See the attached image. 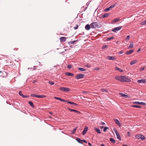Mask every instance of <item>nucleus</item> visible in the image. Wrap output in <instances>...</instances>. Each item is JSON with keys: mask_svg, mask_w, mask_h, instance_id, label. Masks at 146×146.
Returning a JSON list of instances; mask_svg holds the SVG:
<instances>
[{"mask_svg": "<svg viewBox=\"0 0 146 146\" xmlns=\"http://www.w3.org/2000/svg\"><path fill=\"white\" fill-rule=\"evenodd\" d=\"M54 98L56 100H59L61 101L64 102V99H61L60 98H58L57 97H54Z\"/></svg>", "mask_w": 146, "mask_h": 146, "instance_id": "23", "label": "nucleus"}, {"mask_svg": "<svg viewBox=\"0 0 146 146\" xmlns=\"http://www.w3.org/2000/svg\"><path fill=\"white\" fill-rule=\"evenodd\" d=\"M130 36L129 35H128L125 38V40L127 41L129 39Z\"/></svg>", "mask_w": 146, "mask_h": 146, "instance_id": "39", "label": "nucleus"}, {"mask_svg": "<svg viewBox=\"0 0 146 146\" xmlns=\"http://www.w3.org/2000/svg\"><path fill=\"white\" fill-rule=\"evenodd\" d=\"M90 28H91V25H90L89 24L85 26V28L86 29V30H89L90 29Z\"/></svg>", "mask_w": 146, "mask_h": 146, "instance_id": "13", "label": "nucleus"}, {"mask_svg": "<svg viewBox=\"0 0 146 146\" xmlns=\"http://www.w3.org/2000/svg\"><path fill=\"white\" fill-rule=\"evenodd\" d=\"M144 24H146V20L144 22Z\"/></svg>", "mask_w": 146, "mask_h": 146, "instance_id": "62", "label": "nucleus"}, {"mask_svg": "<svg viewBox=\"0 0 146 146\" xmlns=\"http://www.w3.org/2000/svg\"><path fill=\"white\" fill-rule=\"evenodd\" d=\"M121 27H115L113 29L112 31L113 32H116V31H118L119 30H120L121 29Z\"/></svg>", "mask_w": 146, "mask_h": 146, "instance_id": "7", "label": "nucleus"}, {"mask_svg": "<svg viewBox=\"0 0 146 146\" xmlns=\"http://www.w3.org/2000/svg\"><path fill=\"white\" fill-rule=\"evenodd\" d=\"M137 82L139 84L144 83L146 82V80L145 79H142L139 80L137 81Z\"/></svg>", "mask_w": 146, "mask_h": 146, "instance_id": "8", "label": "nucleus"}, {"mask_svg": "<svg viewBox=\"0 0 146 146\" xmlns=\"http://www.w3.org/2000/svg\"><path fill=\"white\" fill-rule=\"evenodd\" d=\"M135 137L136 138L138 139H141L142 140H144L145 139L144 136L141 134H138L136 135L135 136Z\"/></svg>", "mask_w": 146, "mask_h": 146, "instance_id": "3", "label": "nucleus"}, {"mask_svg": "<svg viewBox=\"0 0 146 146\" xmlns=\"http://www.w3.org/2000/svg\"><path fill=\"white\" fill-rule=\"evenodd\" d=\"M82 142H84L85 143H87V141L86 140H82Z\"/></svg>", "mask_w": 146, "mask_h": 146, "instance_id": "58", "label": "nucleus"}, {"mask_svg": "<svg viewBox=\"0 0 146 146\" xmlns=\"http://www.w3.org/2000/svg\"><path fill=\"white\" fill-rule=\"evenodd\" d=\"M137 62V61L136 60H134L132 61L130 63V65H133V64H135Z\"/></svg>", "mask_w": 146, "mask_h": 146, "instance_id": "27", "label": "nucleus"}, {"mask_svg": "<svg viewBox=\"0 0 146 146\" xmlns=\"http://www.w3.org/2000/svg\"><path fill=\"white\" fill-rule=\"evenodd\" d=\"M115 70H118L119 71L121 72H122L123 71V70H122L120 68L117 67L115 68Z\"/></svg>", "mask_w": 146, "mask_h": 146, "instance_id": "22", "label": "nucleus"}, {"mask_svg": "<svg viewBox=\"0 0 146 146\" xmlns=\"http://www.w3.org/2000/svg\"><path fill=\"white\" fill-rule=\"evenodd\" d=\"M116 135L117 136V138L118 139H119L120 141H121V137H120V135L119 134V133H118V134H116Z\"/></svg>", "mask_w": 146, "mask_h": 146, "instance_id": "30", "label": "nucleus"}, {"mask_svg": "<svg viewBox=\"0 0 146 146\" xmlns=\"http://www.w3.org/2000/svg\"><path fill=\"white\" fill-rule=\"evenodd\" d=\"M84 76V75L83 74H79L76 76V78L77 79H79L82 78Z\"/></svg>", "mask_w": 146, "mask_h": 146, "instance_id": "6", "label": "nucleus"}, {"mask_svg": "<svg viewBox=\"0 0 146 146\" xmlns=\"http://www.w3.org/2000/svg\"><path fill=\"white\" fill-rule=\"evenodd\" d=\"M144 67L140 69V70L141 71H143L144 69Z\"/></svg>", "mask_w": 146, "mask_h": 146, "instance_id": "49", "label": "nucleus"}, {"mask_svg": "<svg viewBox=\"0 0 146 146\" xmlns=\"http://www.w3.org/2000/svg\"><path fill=\"white\" fill-rule=\"evenodd\" d=\"M91 28H95L98 27V25L97 22H94L90 24Z\"/></svg>", "mask_w": 146, "mask_h": 146, "instance_id": "2", "label": "nucleus"}, {"mask_svg": "<svg viewBox=\"0 0 146 146\" xmlns=\"http://www.w3.org/2000/svg\"><path fill=\"white\" fill-rule=\"evenodd\" d=\"M2 71L1 70H0V74H2Z\"/></svg>", "mask_w": 146, "mask_h": 146, "instance_id": "61", "label": "nucleus"}, {"mask_svg": "<svg viewBox=\"0 0 146 146\" xmlns=\"http://www.w3.org/2000/svg\"><path fill=\"white\" fill-rule=\"evenodd\" d=\"M119 94L121 96L124 97L125 98H127L129 97L128 95H126L122 93H119Z\"/></svg>", "mask_w": 146, "mask_h": 146, "instance_id": "17", "label": "nucleus"}, {"mask_svg": "<svg viewBox=\"0 0 146 146\" xmlns=\"http://www.w3.org/2000/svg\"><path fill=\"white\" fill-rule=\"evenodd\" d=\"M101 146H105L103 144H102L101 145Z\"/></svg>", "mask_w": 146, "mask_h": 146, "instance_id": "64", "label": "nucleus"}, {"mask_svg": "<svg viewBox=\"0 0 146 146\" xmlns=\"http://www.w3.org/2000/svg\"><path fill=\"white\" fill-rule=\"evenodd\" d=\"M8 76V74L7 72L5 71H2V74H0V77L2 76L3 78L6 77Z\"/></svg>", "mask_w": 146, "mask_h": 146, "instance_id": "5", "label": "nucleus"}, {"mask_svg": "<svg viewBox=\"0 0 146 146\" xmlns=\"http://www.w3.org/2000/svg\"><path fill=\"white\" fill-rule=\"evenodd\" d=\"M88 145H90V146H91L92 145L90 143H88Z\"/></svg>", "mask_w": 146, "mask_h": 146, "instance_id": "60", "label": "nucleus"}, {"mask_svg": "<svg viewBox=\"0 0 146 146\" xmlns=\"http://www.w3.org/2000/svg\"><path fill=\"white\" fill-rule=\"evenodd\" d=\"M119 20L120 19L119 18H117L114 19L112 21V22L113 23L119 21Z\"/></svg>", "mask_w": 146, "mask_h": 146, "instance_id": "24", "label": "nucleus"}, {"mask_svg": "<svg viewBox=\"0 0 146 146\" xmlns=\"http://www.w3.org/2000/svg\"><path fill=\"white\" fill-rule=\"evenodd\" d=\"M107 58H108L109 60H114L115 59V58L113 56H107Z\"/></svg>", "mask_w": 146, "mask_h": 146, "instance_id": "12", "label": "nucleus"}, {"mask_svg": "<svg viewBox=\"0 0 146 146\" xmlns=\"http://www.w3.org/2000/svg\"><path fill=\"white\" fill-rule=\"evenodd\" d=\"M76 130V128H74L73 129L72 131V133L73 134H74Z\"/></svg>", "mask_w": 146, "mask_h": 146, "instance_id": "37", "label": "nucleus"}, {"mask_svg": "<svg viewBox=\"0 0 146 146\" xmlns=\"http://www.w3.org/2000/svg\"><path fill=\"white\" fill-rule=\"evenodd\" d=\"M114 121L115 123L119 126H121V123H120L119 121L117 119H114Z\"/></svg>", "mask_w": 146, "mask_h": 146, "instance_id": "11", "label": "nucleus"}, {"mask_svg": "<svg viewBox=\"0 0 146 146\" xmlns=\"http://www.w3.org/2000/svg\"><path fill=\"white\" fill-rule=\"evenodd\" d=\"M29 104L32 107L34 108V106L33 102L31 101H29L28 102Z\"/></svg>", "mask_w": 146, "mask_h": 146, "instance_id": "25", "label": "nucleus"}, {"mask_svg": "<svg viewBox=\"0 0 146 146\" xmlns=\"http://www.w3.org/2000/svg\"><path fill=\"white\" fill-rule=\"evenodd\" d=\"M19 94L20 96H21L22 97V96H23L22 95H23V94H22V92L21 91H20L19 92Z\"/></svg>", "mask_w": 146, "mask_h": 146, "instance_id": "45", "label": "nucleus"}, {"mask_svg": "<svg viewBox=\"0 0 146 146\" xmlns=\"http://www.w3.org/2000/svg\"><path fill=\"white\" fill-rule=\"evenodd\" d=\"M46 97V96L45 95H37L36 98H41L45 97Z\"/></svg>", "mask_w": 146, "mask_h": 146, "instance_id": "15", "label": "nucleus"}, {"mask_svg": "<svg viewBox=\"0 0 146 146\" xmlns=\"http://www.w3.org/2000/svg\"><path fill=\"white\" fill-rule=\"evenodd\" d=\"M85 66L86 67H90V66L88 64H87L86 65H85Z\"/></svg>", "mask_w": 146, "mask_h": 146, "instance_id": "48", "label": "nucleus"}, {"mask_svg": "<svg viewBox=\"0 0 146 146\" xmlns=\"http://www.w3.org/2000/svg\"><path fill=\"white\" fill-rule=\"evenodd\" d=\"M72 65L71 64H69L67 68L69 69H70L72 68Z\"/></svg>", "mask_w": 146, "mask_h": 146, "instance_id": "42", "label": "nucleus"}, {"mask_svg": "<svg viewBox=\"0 0 146 146\" xmlns=\"http://www.w3.org/2000/svg\"><path fill=\"white\" fill-rule=\"evenodd\" d=\"M31 96L32 97H34L36 98L37 94H31Z\"/></svg>", "mask_w": 146, "mask_h": 146, "instance_id": "38", "label": "nucleus"}, {"mask_svg": "<svg viewBox=\"0 0 146 146\" xmlns=\"http://www.w3.org/2000/svg\"><path fill=\"white\" fill-rule=\"evenodd\" d=\"M68 109L71 111H74V112H75L78 113H80V112L79 111H77V110H75L71 109H70V108H68Z\"/></svg>", "mask_w": 146, "mask_h": 146, "instance_id": "20", "label": "nucleus"}, {"mask_svg": "<svg viewBox=\"0 0 146 146\" xmlns=\"http://www.w3.org/2000/svg\"><path fill=\"white\" fill-rule=\"evenodd\" d=\"M88 92H87V91H83V93H85V94H86V93H88Z\"/></svg>", "mask_w": 146, "mask_h": 146, "instance_id": "53", "label": "nucleus"}, {"mask_svg": "<svg viewBox=\"0 0 146 146\" xmlns=\"http://www.w3.org/2000/svg\"><path fill=\"white\" fill-rule=\"evenodd\" d=\"M134 44L133 42H131L129 46V47L130 48H132L133 47Z\"/></svg>", "mask_w": 146, "mask_h": 146, "instance_id": "31", "label": "nucleus"}, {"mask_svg": "<svg viewBox=\"0 0 146 146\" xmlns=\"http://www.w3.org/2000/svg\"><path fill=\"white\" fill-rule=\"evenodd\" d=\"M123 53V52L122 51H120L119 53L120 54H122Z\"/></svg>", "mask_w": 146, "mask_h": 146, "instance_id": "56", "label": "nucleus"}, {"mask_svg": "<svg viewBox=\"0 0 146 146\" xmlns=\"http://www.w3.org/2000/svg\"><path fill=\"white\" fill-rule=\"evenodd\" d=\"M101 91L102 92H107V90L105 89H102L101 90Z\"/></svg>", "mask_w": 146, "mask_h": 146, "instance_id": "44", "label": "nucleus"}, {"mask_svg": "<svg viewBox=\"0 0 146 146\" xmlns=\"http://www.w3.org/2000/svg\"><path fill=\"white\" fill-rule=\"evenodd\" d=\"M88 127L87 126H85L84 129V130L82 132V134L84 135H85L87 131H88Z\"/></svg>", "mask_w": 146, "mask_h": 146, "instance_id": "10", "label": "nucleus"}, {"mask_svg": "<svg viewBox=\"0 0 146 146\" xmlns=\"http://www.w3.org/2000/svg\"><path fill=\"white\" fill-rule=\"evenodd\" d=\"M114 38V37L113 36H111L110 37H108L107 38V40H111L113 39Z\"/></svg>", "mask_w": 146, "mask_h": 146, "instance_id": "36", "label": "nucleus"}, {"mask_svg": "<svg viewBox=\"0 0 146 146\" xmlns=\"http://www.w3.org/2000/svg\"><path fill=\"white\" fill-rule=\"evenodd\" d=\"M60 90L62 91H64V87L60 88Z\"/></svg>", "mask_w": 146, "mask_h": 146, "instance_id": "50", "label": "nucleus"}, {"mask_svg": "<svg viewBox=\"0 0 146 146\" xmlns=\"http://www.w3.org/2000/svg\"><path fill=\"white\" fill-rule=\"evenodd\" d=\"M101 124V125H104L105 124V123L103 122H102L101 123V124Z\"/></svg>", "mask_w": 146, "mask_h": 146, "instance_id": "55", "label": "nucleus"}, {"mask_svg": "<svg viewBox=\"0 0 146 146\" xmlns=\"http://www.w3.org/2000/svg\"><path fill=\"white\" fill-rule=\"evenodd\" d=\"M108 46V45H103L102 47V49H104L106 48H107Z\"/></svg>", "mask_w": 146, "mask_h": 146, "instance_id": "40", "label": "nucleus"}, {"mask_svg": "<svg viewBox=\"0 0 146 146\" xmlns=\"http://www.w3.org/2000/svg\"><path fill=\"white\" fill-rule=\"evenodd\" d=\"M76 140L79 143H82V140H81L80 139L78 138H77L76 139Z\"/></svg>", "mask_w": 146, "mask_h": 146, "instance_id": "19", "label": "nucleus"}, {"mask_svg": "<svg viewBox=\"0 0 146 146\" xmlns=\"http://www.w3.org/2000/svg\"><path fill=\"white\" fill-rule=\"evenodd\" d=\"M65 74L69 76H73L74 75V74L72 73L67 72L65 73Z\"/></svg>", "mask_w": 146, "mask_h": 146, "instance_id": "14", "label": "nucleus"}, {"mask_svg": "<svg viewBox=\"0 0 146 146\" xmlns=\"http://www.w3.org/2000/svg\"><path fill=\"white\" fill-rule=\"evenodd\" d=\"M127 135L129 136H130V133L129 132H127Z\"/></svg>", "mask_w": 146, "mask_h": 146, "instance_id": "51", "label": "nucleus"}, {"mask_svg": "<svg viewBox=\"0 0 146 146\" xmlns=\"http://www.w3.org/2000/svg\"><path fill=\"white\" fill-rule=\"evenodd\" d=\"M60 41L62 42H64V37H62L60 38Z\"/></svg>", "mask_w": 146, "mask_h": 146, "instance_id": "35", "label": "nucleus"}, {"mask_svg": "<svg viewBox=\"0 0 146 146\" xmlns=\"http://www.w3.org/2000/svg\"><path fill=\"white\" fill-rule=\"evenodd\" d=\"M95 131L98 133H101V132L100 131V130L99 128H95Z\"/></svg>", "mask_w": 146, "mask_h": 146, "instance_id": "28", "label": "nucleus"}, {"mask_svg": "<svg viewBox=\"0 0 146 146\" xmlns=\"http://www.w3.org/2000/svg\"><path fill=\"white\" fill-rule=\"evenodd\" d=\"M39 66H41L42 65V64L40 63V62H39Z\"/></svg>", "mask_w": 146, "mask_h": 146, "instance_id": "59", "label": "nucleus"}, {"mask_svg": "<svg viewBox=\"0 0 146 146\" xmlns=\"http://www.w3.org/2000/svg\"><path fill=\"white\" fill-rule=\"evenodd\" d=\"M115 4H114L110 6L108 8L105 9L104 10V11L106 12H108L112 8H113L115 6Z\"/></svg>", "mask_w": 146, "mask_h": 146, "instance_id": "4", "label": "nucleus"}, {"mask_svg": "<svg viewBox=\"0 0 146 146\" xmlns=\"http://www.w3.org/2000/svg\"><path fill=\"white\" fill-rule=\"evenodd\" d=\"M113 130L114 131H116L117 130L115 128H114L113 129Z\"/></svg>", "mask_w": 146, "mask_h": 146, "instance_id": "63", "label": "nucleus"}, {"mask_svg": "<svg viewBox=\"0 0 146 146\" xmlns=\"http://www.w3.org/2000/svg\"><path fill=\"white\" fill-rule=\"evenodd\" d=\"M141 50V49L140 48H139L138 50L137 51V52H139Z\"/></svg>", "mask_w": 146, "mask_h": 146, "instance_id": "57", "label": "nucleus"}, {"mask_svg": "<svg viewBox=\"0 0 146 146\" xmlns=\"http://www.w3.org/2000/svg\"><path fill=\"white\" fill-rule=\"evenodd\" d=\"M59 132L60 133H64V131L60 130L59 131Z\"/></svg>", "mask_w": 146, "mask_h": 146, "instance_id": "54", "label": "nucleus"}, {"mask_svg": "<svg viewBox=\"0 0 146 146\" xmlns=\"http://www.w3.org/2000/svg\"><path fill=\"white\" fill-rule=\"evenodd\" d=\"M23 96L22 97L23 98H28L29 97V96H27V95H22Z\"/></svg>", "mask_w": 146, "mask_h": 146, "instance_id": "46", "label": "nucleus"}, {"mask_svg": "<svg viewBox=\"0 0 146 146\" xmlns=\"http://www.w3.org/2000/svg\"><path fill=\"white\" fill-rule=\"evenodd\" d=\"M115 133L116 135L119 133L117 132V130L116 131H115Z\"/></svg>", "mask_w": 146, "mask_h": 146, "instance_id": "52", "label": "nucleus"}, {"mask_svg": "<svg viewBox=\"0 0 146 146\" xmlns=\"http://www.w3.org/2000/svg\"><path fill=\"white\" fill-rule=\"evenodd\" d=\"M70 91V88L67 87H64V92H68Z\"/></svg>", "mask_w": 146, "mask_h": 146, "instance_id": "26", "label": "nucleus"}, {"mask_svg": "<svg viewBox=\"0 0 146 146\" xmlns=\"http://www.w3.org/2000/svg\"><path fill=\"white\" fill-rule=\"evenodd\" d=\"M110 141L113 143H114L115 142V140L112 138H110Z\"/></svg>", "mask_w": 146, "mask_h": 146, "instance_id": "29", "label": "nucleus"}, {"mask_svg": "<svg viewBox=\"0 0 146 146\" xmlns=\"http://www.w3.org/2000/svg\"><path fill=\"white\" fill-rule=\"evenodd\" d=\"M67 103H68V104H73L75 106H77L78 105L76 103H75L73 102H67Z\"/></svg>", "mask_w": 146, "mask_h": 146, "instance_id": "21", "label": "nucleus"}, {"mask_svg": "<svg viewBox=\"0 0 146 146\" xmlns=\"http://www.w3.org/2000/svg\"><path fill=\"white\" fill-rule=\"evenodd\" d=\"M115 78L121 82H128L129 80L127 78L123 76H117Z\"/></svg>", "mask_w": 146, "mask_h": 146, "instance_id": "1", "label": "nucleus"}, {"mask_svg": "<svg viewBox=\"0 0 146 146\" xmlns=\"http://www.w3.org/2000/svg\"><path fill=\"white\" fill-rule=\"evenodd\" d=\"M76 41V40H74L72 41H71L69 42L68 43L70 44H74Z\"/></svg>", "mask_w": 146, "mask_h": 146, "instance_id": "32", "label": "nucleus"}, {"mask_svg": "<svg viewBox=\"0 0 146 146\" xmlns=\"http://www.w3.org/2000/svg\"><path fill=\"white\" fill-rule=\"evenodd\" d=\"M110 15V13H106L102 16V17L103 18L106 17H108Z\"/></svg>", "mask_w": 146, "mask_h": 146, "instance_id": "16", "label": "nucleus"}, {"mask_svg": "<svg viewBox=\"0 0 146 146\" xmlns=\"http://www.w3.org/2000/svg\"><path fill=\"white\" fill-rule=\"evenodd\" d=\"M79 70L81 71H86V69H84L83 68H78Z\"/></svg>", "mask_w": 146, "mask_h": 146, "instance_id": "33", "label": "nucleus"}, {"mask_svg": "<svg viewBox=\"0 0 146 146\" xmlns=\"http://www.w3.org/2000/svg\"><path fill=\"white\" fill-rule=\"evenodd\" d=\"M78 27V25H76V26L74 28V29L75 30L77 29Z\"/></svg>", "mask_w": 146, "mask_h": 146, "instance_id": "47", "label": "nucleus"}, {"mask_svg": "<svg viewBox=\"0 0 146 146\" xmlns=\"http://www.w3.org/2000/svg\"><path fill=\"white\" fill-rule=\"evenodd\" d=\"M108 129V127H104V131L105 132L106 131V129Z\"/></svg>", "mask_w": 146, "mask_h": 146, "instance_id": "43", "label": "nucleus"}, {"mask_svg": "<svg viewBox=\"0 0 146 146\" xmlns=\"http://www.w3.org/2000/svg\"><path fill=\"white\" fill-rule=\"evenodd\" d=\"M133 104H138L139 105H141L142 106H145L146 105V104L145 103L143 102H133Z\"/></svg>", "mask_w": 146, "mask_h": 146, "instance_id": "9", "label": "nucleus"}, {"mask_svg": "<svg viewBox=\"0 0 146 146\" xmlns=\"http://www.w3.org/2000/svg\"><path fill=\"white\" fill-rule=\"evenodd\" d=\"M131 106L132 107H133L135 108H141V106L138 105H133Z\"/></svg>", "mask_w": 146, "mask_h": 146, "instance_id": "34", "label": "nucleus"}, {"mask_svg": "<svg viewBox=\"0 0 146 146\" xmlns=\"http://www.w3.org/2000/svg\"><path fill=\"white\" fill-rule=\"evenodd\" d=\"M133 52V50H131L129 51H128L126 53V54L127 55L130 54H131L132 52Z\"/></svg>", "mask_w": 146, "mask_h": 146, "instance_id": "18", "label": "nucleus"}, {"mask_svg": "<svg viewBox=\"0 0 146 146\" xmlns=\"http://www.w3.org/2000/svg\"><path fill=\"white\" fill-rule=\"evenodd\" d=\"M48 83L51 85H54V82H51V81H49Z\"/></svg>", "mask_w": 146, "mask_h": 146, "instance_id": "41", "label": "nucleus"}]
</instances>
